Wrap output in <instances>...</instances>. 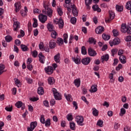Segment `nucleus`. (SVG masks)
Instances as JSON below:
<instances>
[{
    "label": "nucleus",
    "mask_w": 131,
    "mask_h": 131,
    "mask_svg": "<svg viewBox=\"0 0 131 131\" xmlns=\"http://www.w3.org/2000/svg\"><path fill=\"white\" fill-rule=\"evenodd\" d=\"M43 7L45 9L42 10V13L48 15L50 17H52L53 15V10L49 8L48 6H46V5H43Z\"/></svg>",
    "instance_id": "f257e3e1"
},
{
    "label": "nucleus",
    "mask_w": 131,
    "mask_h": 131,
    "mask_svg": "<svg viewBox=\"0 0 131 131\" xmlns=\"http://www.w3.org/2000/svg\"><path fill=\"white\" fill-rule=\"evenodd\" d=\"M52 92L53 93V95L55 100H62V95L58 93V91H57V89L53 88L52 89Z\"/></svg>",
    "instance_id": "f03ea898"
},
{
    "label": "nucleus",
    "mask_w": 131,
    "mask_h": 131,
    "mask_svg": "<svg viewBox=\"0 0 131 131\" xmlns=\"http://www.w3.org/2000/svg\"><path fill=\"white\" fill-rule=\"evenodd\" d=\"M54 23H55V24H58L59 28L60 29L64 27V21H63V19H62L61 17L59 18H55L54 20Z\"/></svg>",
    "instance_id": "7ed1b4c3"
},
{
    "label": "nucleus",
    "mask_w": 131,
    "mask_h": 131,
    "mask_svg": "<svg viewBox=\"0 0 131 131\" xmlns=\"http://www.w3.org/2000/svg\"><path fill=\"white\" fill-rule=\"evenodd\" d=\"M108 14H109L110 18L105 19V22H106V23H109L110 21H111L112 20H113V19L115 18V13H114V12H113V11L110 10L108 12Z\"/></svg>",
    "instance_id": "20e7f679"
},
{
    "label": "nucleus",
    "mask_w": 131,
    "mask_h": 131,
    "mask_svg": "<svg viewBox=\"0 0 131 131\" xmlns=\"http://www.w3.org/2000/svg\"><path fill=\"white\" fill-rule=\"evenodd\" d=\"M75 121L79 125H83V117L82 116H77L75 118Z\"/></svg>",
    "instance_id": "39448f33"
},
{
    "label": "nucleus",
    "mask_w": 131,
    "mask_h": 131,
    "mask_svg": "<svg viewBox=\"0 0 131 131\" xmlns=\"http://www.w3.org/2000/svg\"><path fill=\"white\" fill-rule=\"evenodd\" d=\"M13 31H18L20 28V23L18 21H16V18H13Z\"/></svg>",
    "instance_id": "423d86ee"
},
{
    "label": "nucleus",
    "mask_w": 131,
    "mask_h": 131,
    "mask_svg": "<svg viewBox=\"0 0 131 131\" xmlns=\"http://www.w3.org/2000/svg\"><path fill=\"white\" fill-rule=\"evenodd\" d=\"M111 47H113V46H116V45H119L120 43V39L118 38H116L113 39V40H111L109 42Z\"/></svg>",
    "instance_id": "0eeeda50"
},
{
    "label": "nucleus",
    "mask_w": 131,
    "mask_h": 131,
    "mask_svg": "<svg viewBox=\"0 0 131 131\" xmlns=\"http://www.w3.org/2000/svg\"><path fill=\"white\" fill-rule=\"evenodd\" d=\"M38 18L41 23H46L47 20H48V16L47 15L40 14L38 15Z\"/></svg>",
    "instance_id": "6e6552de"
},
{
    "label": "nucleus",
    "mask_w": 131,
    "mask_h": 131,
    "mask_svg": "<svg viewBox=\"0 0 131 131\" xmlns=\"http://www.w3.org/2000/svg\"><path fill=\"white\" fill-rule=\"evenodd\" d=\"M14 8L15 9L16 13H18V12L21 10V8H22L21 3H20V2H16L14 4Z\"/></svg>",
    "instance_id": "1a4fd4ad"
},
{
    "label": "nucleus",
    "mask_w": 131,
    "mask_h": 131,
    "mask_svg": "<svg viewBox=\"0 0 131 131\" xmlns=\"http://www.w3.org/2000/svg\"><path fill=\"white\" fill-rule=\"evenodd\" d=\"M81 63L83 65H89L90 63H91V58L90 57H85L82 59Z\"/></svg>",
    "instance_id": "9d476101"
},
{
    "label": "nucleus",
    "mask_w": 131,
    "mask_h": 131,
    "mask_svg": "<svg viewBox=\"0 0 131 131\" xmlns=\"http://www.w3.org/2000/svg\"><path fill=\"white\" fill-rule=\"evenodd\" d=\"M88 53L89 56L91 57H95L97 55V52L94 50V49H92V48H89L88 49Z\"/></svg>",
    "instance_id": "9b49d317"
},
{
    "label": "nucleus",
    "mask_w": 131,
    "mask_h": 131,
    "mask_svg": "<svg viewBox=\"0 0 131 131\" xmlns=\"http://www.w3.org/2000/svg\"><path fill=\"white\" fill-rule=\"evenodd\" d=\"M45 70L47 74H52L54 72V69L52 66H48L47 68H45Z\"/></svg>",
    "instance_id": "f8f14e48"
},
{
    "label": "nucleus",
    "mask_w": 131,
    "mask_h": 131,
    "mask_svg": "<svg viewBox=\"0 0 131 131\" xmlns=\"http://www.w3.org/2000/svg\"><path fill=\"white\" fill-rule=\"evenodd\" d=\"M121 31L123 33H127L128 29H127V25L125 24H122L121 25Z\"/></svg>",
    "instance_id": "ddd939ff"
},
{
    "label": "nucleus",
    "mask_w": 131,
    "mask_h": 131,
    "mask_svg": "<svg viewBox=\"0 0 131 131\" xmlns=\"http://www.w3.org/2000/svg\"><path fill=\"white\" fill-rule=\"evenodd\" d=\"M104 31V27L102 26H99L95 29V32L97 34H100Z\"/></svg>",
    "instance_id": "4468645a"
},
{
    "label": "nucleus",
    "mask_w": 131,
    "mask_h": 131,
    "mask_svg": "<svg viewBox=\"0 0 131 131\" xmlns=\"http://www.w3.org/2000/svg\"><path fill=\"white\" fill-rule=\"evenodd\" d=\"M71 8L72 9V13L74 17L77 16L78 15V12L77 11V8H76V7L74 5H73L71 6Z\"/></svg>",
    "instance_id": "2eb2a0df"
},
{
    "label": "nucleus",
    "mask_w": 131,
    "mask_h": 131,
    "mask_svg": "<svg viewBox=\"0 0 131 131\" xmlns=\"http://www.w3.org/2000/svg\"><path fill=\"white\" fill-rule=\"evenodd\" d=\"M38 57H39V61L40 62V63H42V64L45 63V56L42 55V53H40L38 54Z\"/></svg>",
    "instance_id": "dca6fc26"
},
{
    "label": "nucleus",
    "mask_w": 131,
    "mask_h": 131,
    "mask_svg": "<svg viewBox=\"0 0 131 131\" xmlns=\"http://www.w3.org/2000/svg\"><path fill=\"white\" fill-rule=\"evenodd\" d=\"M72 59L76 64H80V57L77 56L76 57H73Z\"/></svg>",
    "instance_id": "f3484780"
},
{
    "label": "nucleus",
    "mask_w": 131,
    "mask_h": 131,
    "mask_svg": "<svg viewBox=\"0 0 131 131\" xmlns=\"http://www.w3.org/2000/svg\"><path fill=\"white\" fill-rule=\"evenodd\" d=\"M49 47L50 49H55L56 47V41L55 40L52 39L50 40L49 42Z\"/></svg>",
    "instance_id": "a211bd4d"
},
{
    "label": "nucleus",
    "mask_w": 131,
    "mask_h": 131,
    "mask_svg": "<svg viewBox=\"0 0 131 131\" xmlns=\"http://www.w3.org/2000/svg\"><path fill=\"white\" fill-rule=\"evenodd\" d=\"M119 60L122 64H125L126 63V58L124 55L120 56Z\"/></svg>",
    "instance_id": "6ab92c4d"
},
{
    "label": "nucleus",
    "mask_w": 131,
    "mask_h": 131,
    "mask_svg": "<svg viewBox=\"0 0 131 131\" xmlns=\"http://www.w3.org/2000/svg\"><path fill=\"white\" fill-rule=\"evenodd\" d=\"M101 58L102 62L104 61H105V62H107V61L109 60V55L108 54L103 55L101 56Z\"/></svg>",
    "instance_id": "aec40b11"
},
{
    "label": "nucleus",
    "mask_w": 131,
    "mask_h": 131,
    "mask_svg": "<svg viewBox=\"0 0 131 131\" xmlns=\"http://www.w3.org/2000/svg\"><path fill=\"white\" fill-rule=\"evenodd\" d=\"M14 82L17 88H21V85H22V83H21L20 80L17 78H14Z\"/></svg>",
    "instance_id": "412c9836"
},
{
    "label": "nucleus",
    "mask_w": 131,
    "mask_h": 131,
    "mask_svg": "<svg viewBox=\"0 0 131 131\" xmlns=\"http://www.w3.org/2000/svg\"><path fill=\"white\" fill-rule=\"evenodd\" d=\"M47 28L49 31L50 32L54 31L55 29V28H54V26L52 24H51L50 23L48 24Z\"/></svg>",
    "instance_id": "4be33fe9"
},
{
    "label": "nucleus",
    "mask_w": 131,
    "mask_h": 131,
    "mask_svg": "<svg viewBox=\"0 0 131 131\" xmlns=\"http://www.w3.org/2000/svg\"><path fill=\"white\" fill-rule=\"evenodd\" d=\"M97 91H98L97 85H93L91 86V90H90V92H91L92 93H96Z\"/></svg>",
    "instance_id": "5701e85b"
},
{
    "label": "nucleus",
    "mask_w": 131,
    "mask_h": 131,
    "mask_svg": "<svg viewBox=\"0 0 131 131\" xmlns=\"http://www.w3.org/2000/svg\"><path fill=\"white\" fill-rule=\"evenodd\" d=\"M92 110V114L94 116H98V115H99V111H98L96 108L93 107Z\"/></svg>",
    "instance_id": "b1692460"
},
{
    "label": "nucleus",
    "mask_w": 131,
    "mask_h": 131,
    "mask_svg": "<svg viewBox=\"0 0 131 131\" xmlns=\"http://www.w3.org/2000/svg\"><path fill=\"white\" fill-rule=\"evenodd\" d=\"M54 61L56 63H60V53L57 54L54 56Z\"/></svg>",
    "instance_id": "393cba45"
},
{
    "label": "nucleus",
    "mask_w": 131,
    "mask_h": 131,
    "mask_svg": "<svg viewBox=\"0 0 131 131\" xmlns=\"http://www.w3.org/2000/svg\"><path fill=\"white\" fill-rule=\"evenodd\" d=\"M48 84L52 85L55 82V79L53 77H50L48 79Z\"/></svg>",
    "instance_id": "a878e982"
},
{
    "label": "nucleus",
    "mask_w": 131,
    "mask_h": 131,
    "mask_svg": "<svg viewBox=\"0 0 131 131\" xmlns=\"http://www.w3.org/2000/svg\"><path fill=\"white\" fill-rule=\"evenodd\" d=\"M56 42L58 44V46H62L64 43V40L62 38H58Z\"/></svg>",
    "instance_id": "bb28decb"
},
{
    "label": "nucleus",
    "mask_w": 131,
    "mask_h": 131,
    "mask_svg": "<svg viewBox=\"0 0 131 131\" xmlns=\"http://www.w3.org/2000/svg\"><path fill=\"white\" fill-rule=\"evenodd\" d=\"M74 83L76 87L79 88L80 86V79H76L74 80Z\"/></svg>",
    "instance_id": "cd10ccee"
},
{
    "label": "nucleus",
    "mask_w": 131,
    "mask_h": 131,
    "mask_svg": "<svg viewBox=\"0 0 131 131\" xmlns=\"http://www.w3.org/2000/svg\"><path fill=\"white\" fill-rule=\"evenodd\" d=\"M92 8L93 9L94 11H97V12H101V8H99V6L98 5H94L92 7Z\"/></svg>",
    "instance_id": "c85d7f7f"
},
{
    "label": "nucleus",
    "mask_w": 131,
    "mask_h": 131,
    "mask_svg": "<svg viewBox=\"0 0 131 131\" xmlns=\"http://www.w3.org/2000/svg\"><path fill=\"white\" fill-rule=\"evenodd\" d=\"M116 9L118 12H122V11H123V6L121 5H116Z\"/></svg>",
    "instance_id": "c756f323"
},
{
    "label": "nucleus",
    "mask_w": 131,
    "mask_h": 131,
    "mask_svg": "<svg viewBox=\"0 0 131 131\" xmlns=\"http://www.w3.org/2000/svg\"><path fill=\"white\" fill-rule=\"evenodd\" d=\"M102 37L104 40H109V39H110V35H107L106 34H103Z\"/></svg>",
    "instance_id": "7c9ffc66"
},
{
    "label": "nucleus",
    "mask_w": 131,
    "mask_h": 131,
    "mask_svg": "<svg viewBox=\"0 0 131 131\" xmlns=\"http://www.w3.org/2000/svg\"><path fill=\"white\" fill-rule=\"evenodd\" d=\"M57 11L59 16H62V15H63V11L62 10V8L61 7L58 6L57 7Z\"/></svg>",
    "instance_id": "2f4dec72"
},
{
    "label": "nucleus",
    "mask_w": 131,
    "mask_h": 131,
    "mask_svg": "<svg viewBox=\"0 0 131 131\" xmlns=\"http://www.w3.org/2000/svg\"><path fill=\"white\" fill-rule=\"evenodd\" d=\"M20 48L23 52H27V51H28V47L25 45H21Z\"/></svg>",
    "instance_id": "473e14b6"
},
{
    "label": "nucleus",
    "mask_w": 131,
    "mask_h": 131,
    "mask_svg": "<svg viewBox=\"0 0 131 131\" xmlns=\"http://www.w3.org/2000/svg\"><path fill=\"white\" fill-rule=\"evenodd\" d=\"M5 40L7 41V42H11V41L13 40V37L10 35L6 36L5 37Z\"/></svg>",
    "instance_id": "72a5a7b5"
},
{
    "label": "nucleus",
    "mask_w": 131,
    "mask_h": 131,
    "mask_svg": "<svg viewBox=\"0 0 131 131\" xmlns=\"http://www.w3.org/2000/svg\"><path fill=\"white\" fill-rule=\"evenodd\" d=\"M36 126H37V122L36 121L32 122L30 123V127H31V128H33L34 129Z\"/></svg>",
    "instance_id": "f704fd0d"
},
{
    "label": "nucleus",
    "mask_w": 131,
    "mask_h": 131,
    "mask_svg": "<svg viewBox=\"0 0 131 131\" xmlns=\"http://www.w3.org/2000/svg\"><path fill=\"white\" fill-rule=\"evenodd\" d=\"M43 93H45V91H43V88L42 87H39L38 88V94L39 95H43Z\"/></svg>",
    "instance_id": "c9c22d12"
},
{
    "label": "nucleus",
    "mask_w": 131,
    "mask_h": 131,
    "mask_svg": "<svg viewBox=\"0 0 131 131\" xmlns=\"http://www.w3.org/2000/svg\"><path fill=\"white\" fill-rule=\"evenodd\" d=\"M125 113H126V111L124 109V108H121L119 113L120 116H123Z\"/></svg>",
    "instance_id": "e433bc0d"
},
{
    "label": "nucleus",
    "mask_w": 131,
    "mask_h": 131,
    "mask_svg": "<svg viewBox=\"0 0 131 131\" xmlns=\"http://www.w3.org/2000/svg\"><path fill=\"white\" fill-rule=\"evenodd\" d=\"M68 34H63V40L64 43H68Z\"/></svg>",
    "instance_id": "4c0bfd02"
},
{
    "label": "nucleus",
    "mask_w": 131,
    "mask_h": 131,
    "mask_svg": "<svg viewBox=\"0 0 131 131\" xmlns=\"http://www.w3.org/2000/svg\"><path fill=\"white\" fill-rule=\"evenodd\" d=\"M15 106L17 108H21V106H23V103L21 101H17L15 103Z\"/></svg>",
    "instance_id": "58836bf2"
},
{
    "label": "nucleus",
    "mask_w": 131,
    "mask_h": 131,
    "mask_svg": "<svg viewBox=\"0 0 131 131\" xmlns=\"http://www.w3.org/2000/svg\"><path fill=\"white\" fill-rule=\"evenodd\" d=\"M67 118L69 121H71V120H73V116H72V114H69L67 116Z\"/></svg>",
    "instance_id": "ea45409f"
},
{
    "label": "nucleus",
    "mask_w": 131,
    "mask_h": 131,
    "mask_svg": "<svg viewBox=\"0 0 131 131\" xmlns=\"http://www.w3.org/2000/svg\"><path fill=\"white\" fill-rule=\"evenodd\" d=\"M39 48L41 51H45V46H43V43L42 42H40L39 44Z\"/></svg>",
    "instance_id": "a19ab883"
},
{
    "label": "nucleus",
    "mask_w": 131,
    "mask_h": 131,
    "mask_svg": "<svg viewBox=\"0 0 131 131\" xmlns=\"http://www.w3.org/2000/svg\"><path fill=\"white\" fill-rule=\"evenodd\" d=\"M126 9L127 10H131V2H128L126 4Z\"/></svg>",
    "instance_id": "79ce46f5"
},
{
    "label": "nucleus",
    "mask_w": 131,
    "mask_h": 131,
    "mask_svg": "<svg viewBox=\"0 0 131 131\" xmlns=\"http://www.w3.org/2000/svg\"><path fill=\"white\" fill-rule=\"evenodd\" d=\"M45 126L48 127V126H50V125H51V120H50V119H47L46 120V121H45Z\"/></svg>",
    "instance_id": "37998d69"
},
{
    "label": "nucleus",
    "mask_w": 131,
    "mask_h": 131,
    "mask_svg": "<svg viewBox=\"0 0 131 131\" xmlns=\"http://www.w3.org/2000/svg\"><path fill=\"white\" fill-rule=\"evenodd\" d=\"M93 0H85V5L86 6V7H90V5L92 4V2Z\"/></svg>",
    "instance_id": "c03bdc74"
},
{
    "label": "nucleus",
    "mask_w": 131,
    "mask_h": 131,
    "mask_svg": "<svg viewBox=\"0 0 131 131\" xmlns=\"http://www.w3.org/2000/svg\"><path fill=\"white\" fill-rule=\"evenodd\" d=\"M81 53L82 55H86V49L84 46H82L81 48Z\"/></svg>",
    "instance_id": "a18cd8bd"
},
{
    "label": "nucleus",
    "mask_w": 131,
    "mask_h": 131,
    "mask_svg": "<svg viewBox=\"0 0 131 131\" xmlns=\"http://www.w3.org/2000/svg\"><path fill=\"white\" fill-rule=\"evenodd\" d=\"M57 36V32L54 31H52L51 32V37L52 38H56Z\"/></svg>",
    "instance_id": "49530a36"
},
{
    "label": "nucleus",
    "mask_w": 131,
    "mask_h": 131,
    "mask_svg": "<svg viewBox=\"0 0 131 131\" xmlns=\"http://www.w3.org/2000/svg\"><path fill=\"white\" fill-rule=\"evenodd\" d=\"M31 54L32 56H33L34 58H36V57H37L38 53L37 51H36V50H34L33 52H32Z\"/></svg>",
    "instance_id": "de8ad7c7"
},
{
    "label": "nucleus",
    "mask_w": 131,
    "mask_h": 131,
    "mask_svg": "<svg viewBox=\"0 0 131 131\" xmlns=\"http://www.w3.org/2000/svg\"><path fill=\"white\" fill-rule=\"evenodd\" d=\"M117 49H112L111 52H112V56L113 57H114L115 55H116V54L117 53Z\"/></svg>",
    "instance_id": "09e8293b"
},
{
    "label": "nucleus",
    "mask_w": 131,
    "mask_h": 131,
    "mask_svg": "<svg viewBox=\"0 0 131 131\" xmlns=\"http://www.w3.org/2000/svg\"><path fill=\"white\" fill-rule=\"evenodd\" d=\"M64 97L67 101H71V95L69 94H64Z\"/></svg>",
    "instance_id": "8fccbe9b"
},
{
    "label": "nucleus",
    "mask_w": 131,
    "mask_h": 131,
    "mask_svg": "<svg viewBox=\"0 0 131 131\" xmlns=\"http://www.w3.org/2000/svg\"><path fill=\"white\" fill-rule=\"evenodd\" d=\"M77 19L75 17H73L71 18V23L72 24H75L76 23Z\"/></svg>",
    "instance_id": "3c124183"
},
{
    "label": "nucleus",
    "mask_w": 131,
    "mask_h": 131,
    "mask_svg": "<svg viewBox=\"0 0 131 131\" xmlns=\"http://www.w3.org/2000/svg\"><path fill=\"white\" fill-rule=\"evenodd\" d=\"M75 123L71 122L70 123V128L72 129V130H74L75 129Z\"/></svg>",
    "instance_id": "603ef678"
},
{
    "label": "nucleus",
    "mask_w": 131,
    "mask_h": 131,
    "mask_svg": "<svg viewBox=\"0 0 131 131\" xmlns=\"http://www.w3.org/2000/svg\"><path fill=\"white\" fill-rule=\"evenodd\" d=\"M89 41L90 43H94V45H96V40L94 38H90Z\"/></svg>",
    "instance_id": "864d4df0"
},
{
    "label": "nucleus",
    "mask_w": 131,
    "mask_h": 131,
    "mask_svg": "<svg viewBox=\"0 0 131 131\" xmlns=\"http://www.w3.org/2000/svg\"><path fill=\"white\" fill-rule=\"evenodd\" d=\"M40 121L41 123H42V124H45V123H46V120L45 119V117L43 116H41Z\"/></svg>",
    "instance_id": "5fc2aeb1"
},
{
    "label": "nucleus",
    "mask_w": 131,
    "mask_h": 131,
    "mask_svg": "<svg viewBox=\"0 0 131 131\" xmlns=\"http://www.w3.org/2000/svg\"><path fill=\"white\" fill-rule=\"evenodd\" d=\"M5 110H6V111H8V112H12V110H13V107L12 106H6L5 107Z\"/></svg>",
    "instance_id": "6e6d98bb"
},
{
    "label": "nucleus",
    "mask_w": 131,
    "mask_h": 131,
    "mask_svg": "<svg viewBox=\"0 0 131 131\" xmlns=\"http://www.w3.org/2000/svg\"><path fill=\"white\" fill-rule=\"evenodd\" d=\"M113 33L114 34V36H118L119 33L117 30H113Z\"/></svg>",
    "instance_id": "4d7b16f0"
},
{
    "label": "nucleus",
    "mask_w": 131,
    "mask_h": 131,
    "mask_svg": "<svg viewBox=\"0 0 131 131\" xmlns=\"http://www.w3.org/2000/svg\"><path fill=\"white\" fill-rule=\"evenodd\" d=\"M127 34H131V24L127 25Z\"/></svg>",
    "instance_id": "13d9d810"
},
{
    "label": "nucleus",
    "mask_w": 131,
    "mask_h": 131,
    "mask_svg": "<svg viewBox=\"0 0 131 131\" xmlns=\"http://www.w3.org/2000/svg\"><path fill=\"white\" fill-rule=\"evenodd\" d=\"M97 125H98V126H100V127L103 126V121L101 120H98L97 123Z\"/></svg>",
    "instance_id": "bf43d9fd"
},
{
    "label": "nucleus",
    "mask_w": 131,
    "mask_h": 131,
    "mask_svg": "<svg viewBox=\"0 0 131 131\" xmlns=\"http://www.w3.org/2000/svg\"><path fill=\"white\" fill-rule=\"evenodd\" d=\"M27 69H28V70H30V71H32V70L33 69V68L32 64H27Z\"/></svg>",
    "instance_id": "052dcab7"
},
{
    "label": "nucleus",
    "mask_w": 131,
    "mask_h": 131,
    "mask_svg": "<svg viewBox=\"0 0 131 131\" xmlns=\"http://www.w3.org/2000/svg\"><path fill=\"white\" fill-rule=\"evenodd\" d=\"M30 101H32V102H35L36 101H38V97H33L32 98H30Z\"/></svg>",
    "instance_id": "680f3d73"
},
{
    "label": "nucleus",
    "mask_w": 131,
    "mask_h": 131,
    "mask_svg": "<svg viewBox=\"0 0 131 131\" xmlns=\"http://www.w3.org/2000/svg\"><path fill=\"white\" fill-rule=\"evenodd\" d=\"M74 38V37L73 36V35L71 34L69 38V43H72V40H73Z\"/></svg>",
    "instance_id": "e2e57ef3"
},
{
    "label": "nucleus",
    "mask_w": 131,
    "mask_h": 131,
    "mask_svg": "<svg viewBox=\"0 0 131 131\" xmlns=\"http://www.w3.org/2000/svg\"><path fill=\"white\" fill-rule=\"evenodd\" d=\"M119 127H120V124L118 123H115L114 125L115 129H118Z\"/></svg>",
    "instance_id": "0e129e2a"
},
{
    "label": "nucleus",
    "mask_w": 131,
    "mask_h": 131,
    "mask_svg": "<svg viewBox=\"0 0 131 131\" xmlns=\"http://www.w3.org/2000/svg\"><path fill=\"white\" fill-rule=\"evenodd\" d=\"M81 99H82V101L85 102V104H86V105H89V101H88L86 100V98H85V97L84 96H82Z\"/></svg>",
    "instance_id": "69168bd1"
},
{
    "label": "nucleus",
    "mask_w": 131,
    "mask_h": 131,
    "mask_svg": "<svg viewBox=\"0 0 131 131\" xmlns=\"http://www.w3.org/2000/svg\"><path fill=\"white\" fill-rule=\"evenodd\" d=\"M26 80H27L28 83H32V79L26 77Z\"/></svg>",
    "instance_id": "338daca9"
},
{
    "label": "nucleus",
    "mask_w": 131,
    "mask_h": 131,
    "mask_svg": "<svg viewBox=\"0 0 131 131\" xmlns=\"http://www.w3.org/2000/svg\"><path fill=\"white\" fill-rule=\"evenodd\" d=\"M125 40L126 41H131V36H127L125 37Z\"/></svg>",
    "instance_id": "774afa93"
}]
</instances>
